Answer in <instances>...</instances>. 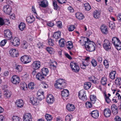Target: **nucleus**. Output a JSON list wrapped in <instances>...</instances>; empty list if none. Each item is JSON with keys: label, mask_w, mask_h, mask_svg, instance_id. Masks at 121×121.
Wrapping results in <instances>:
<instances>
[{"label": "nucleus", "mask_w": 121, "mask_h": 121, "mask_svg": "<svg viewBox=\"0 0 121 121\" xmlns=\"http://www.w3.org/2000/svg\"><path fill=\"white\" fill-rule=\"evenodd\" d=\"M87 41L85 42V47L86 50L90 52H92L95 50V43L89 40L88 38L86 39Z\"/></svg>", "instance_id": "1"}, {"label": "nucleus", "mask_w": 121, "mask_h": 121, "mask_svg": "<svg viewBox=\"0 0 121 121\" xmlns=\"http://www.w3.org/2000/svg\"><path fill=\"white\" fill-rule=\"evenodd\" d=\"M54 86L56 89L61 90L63 88L66 84V81L63 79H57L56 81Z\"/></svg>", "instance_id": "2"}, {"label": "nucleus", "mask_w": 121, "mask_h": 121, "mask_svg": "<svg viewBox=\"0 0 121 121\" xmlns=\"http://www.w3.org/2000/svg\"><path fill=\"white\" fill-rule=\"evenodd\" d=\"M112 44L118 50L121 49V42L118 38L116 37H113L112 39Z\"/></svg>", "instance_id": "3"}, {"label": "nucleus", "mask_w": 121, "mask_h": 121, "mask_svg": "<svg viewBox=\"0 0 121 121\" xmlns=\"http://www.w3.org/2000/svg\"><path fill=\"white\" fill-rule=\"evenodd\" d=\"M70 67L72 70L75 72H78L79 70V67L77 64L75 62H72L70 64Z\"/></svg>", "instance_id": "4"}, {"label": "nucleus", "mask_w": 121, "mask_h": 121, "mask_svg": "<svg viewBox=\"0 0 121 121\" xmlns=\"http://www.w3.org/2000/svg\"><path fill=\"white\" fill-rule=\"evenodd\" d=\"M78 96L79 98L83 101H85L86 100L87 98L86 91L83 89L81 90L79 92Z\"/></svg>", "instance_id": "5"}, {"label": "nucleus", "mask_w": 121, "mask_h": 121, "mask_svg": "<svg viewBox=\"0 0 121 121\" xmlns=\"http://www.w3.org/2000/svg\"><path fill=\"white\" fill-rule=\"evenodd\" d=\"M103 45L104 48L106 50H109L111 48L112 44L108 40L105 39L104 41Z\"/></svg>", "instance_id": "6"}, {"label": "nucleus", "mask_w": 121, "mask_h": 121, "mask_svg": "<svg viewBox=\"0 0 121 121\" xmlns=\"http://www.w3.org/2000/svg\"><path fill=\"white\" fill-rule=\"evenodd\" d=\"M3 10L5 14L9 15L12 12V9L9 5H7L3 7Z\"/></svg>", "instance_id": "7"}, {"label": "nucleus", "mask_w": 121, "mask_h": 121, "mask_svg": "<svg viewBox=\"0 0 121 121\" xmlns=\"http://www.w3.org/2000/svg\"><path fill=\"white\" fill-rule=\"evenodd\" d=\"M20 60L24 64L28 63L31 60V58L28 56L26 55L22 56L20 58Z\"/></svg>", "instance_id": "8"}, {"label": "nucleus", "mask_w": 121, "mask_h": 121, "mask_svg": "<svg viewBox=\"0 0 121 121\" xmlns=\"http://www.w3.org/2000/svg\"><path fill=\"white\" fill-rule=\"evenodd\" d=\"M39 5L43 8H46L48 5V3L47 0H38Z\"/></svg>", "instance_id": "9"}, {"label": "nucleus", "mask_w": 121, "mask_h": 121, "mask_svg": "<svg viewBox=\"0 0 121 121\" xmlns=\"http://www.w3.org/2000/svg\"><path fill=\"white\" fill-rule=\"evenodd\" d=\"M4 36L6 39L9 40L11 39L12 37L11 32L9 29L4 31Z\"/></svg>", "instance_id": "10"}, {"label": "nucleus", "mask_w": 121, "mask_h": 121, "mask_svg": "<svg viewBox=\"0 0 121 121\" xmlns=\"http://www.w3.org/2000/svg\"><path fill=\"white\" fill-rule=\"evenodd\" d=\"M23 121H32V116L30 113H26L23 116Z\"/></svg>", "instance_id": "11"}, {"label": "nucleus", "mask_w": 121, "mask_h": 121, "mask_svg": "<svg viewBox=\"0 0 121 121\" xmlns=\"http://www.w3.org/2000/svg\"><path fill=\"white\" fill-rule=\"evenodd\" d=\"M10 55L13 57H17L18 55V51L14 49H12L9 51Z\"/></svg>", "instance_id": "12"}, {"label": "nucleus", "mask_w": 121, "mask_h": 121, "mask_svg": "<svg viewBox=\"0 0 121 121\" xmlns=\"http://www.w3.org/2000/svg\"><path fill=\"white\" fill-rule=\"evenodd\" d=\"M54 98L52 95L49 94L48 95L47 97L46 101L49 104H52L54 101Z\"/></svg>", "instance_id": "13"}, {"label": "nucleus", "mask_w": 121, "mask_h": 121, "mask_svg": "<svg viewBox=\"0 0 121 121\" xmlns=\"http://www.w3.org/2000/svg\"><path fill=\"white\" fill-rule=\"evenodd\" d=\"M11 80L12 82L15 84H18L20 82L19 77L17 75H14L12 76Z\"/></svg>", "instance_id": "14"}, {"label": "nucleus", "mask_w": 121, "mask_h": 121, "mask_svg": "<svg viewBox=\"0 0 121 121\" xmlns=\"http://www.w3.org/2000/svg\"><path fill=\"white\" fill-rule=\"evenodd\" d=\"M40 66V63L39 61H35L32 64V67L34 69H38Z\"/></svg>", "instance_id": "15"}, {"label": "nucleus", "mask_w": 121, "mask_h": 121, "mask_svg": "<svg viewBox=\"0 0 121 121\" xmlns=\"http://www.w3.org/2000/svg\"><path fill=\"white\" fill-rule=\"evenodd\" d=\"M11 42L13 46H17L20 43L19 39L17 37H15L11 40Z\"/></svg>", "instance_id": "16"}, {"label": "nucleus", "mask_w": 121, "mask_h": 121, "mask_svg": "<svg viewBox=\"0 0 121 121\" xmlns=\"http://www.w3.org/2000/svg\"><path fill=\"white\" fill-rule=\"evenodd\" d=\"M15 104L17 107L18 108H22L23 106L24 103L22 99L17 100L15 102Z\"/></svg>", "instance_id": "17"}, {"label": "nucleus", "mask_w": 121, "mask_h": 121, "mask_svg": "<svg viewBox=\"0 0 121 121\" xmlns=\"http://www.w3.org/2000/svg\"><path fill=\"white\" fill-rule=\"evenodd\" d=\"M69 91L66 90L64 89L62 91L61 95L63 97V99H67V96L69 95Z\"/></svg>", "instance_id": "18"}, {"label": "nucleus", "mask_w": 121, "mask_h": 121, "mask_svg": "<svg viewBox=\"0 0 121 121\" xmlns=\"http://www.w3.org/2000/svg\"><path fill=\"white\" fill-rule=\"evenodd\" d=\"M101 30L102 32L104 34H106L108 33V31L107 26L103 25L101 26Z\"/></svg>", "instance_id": "19"}, {"label": "nucleus", "mask_w": 121, "mask_h": 121, "mask_svg": "<svg viewBox=\"0 0 121 121\" xmlns=\"http://www.w3.org/2000/svg\"><path fill=\"white\" fill-rule=\"evenodd\" d=\"M30 102L33 104L36 105L38 104L39 103V101L37 98L32 97L30 99Z\"/></svg>", "instance_id": "20"}, {"label": "nucleus", "mask_w": 121, "mask_h": 121, "mask_svg": "<svg viewBox=\"0 0 121 121\" xmlns=\"http://www.w3.org/2000/svg\"><path fill=\"white\" fill-rule=\"evenodd\" d=\"M44 76L43 75L39 73H37L35 76V78L37 80L42 81L44 78Z\"/></svg>", "instance_id": "21"}, {"label": "nucleus", "mask_w": 121, "mask_h": 121, "mask_svg": "<svg viewBox=\"0 0 121 121\" xmlns=\"http://www.w3.org/2000/svg\"><path fill=\"white\" fill-rule=\"evenodd\" d=\"M3 94L5 97L9 98L11 96L12 93L10 91L6 90L4 91Z\"/></svg>", "instance_id": "22"}, {"label": "nucleus", "mask_w": 121, "mask_h": 121, "mask_svg": "<svg viewBox=\"0 0 121 121\" xmlns=\"http://www.w3.org/2000/svg\"><path fill=\"white\" fill-rule=\"evenodd\" d=\"M111 114V111L108 108H106L104 110V114L106 117H109Z\"/></svg>", "instance_id": "23"}, {"label": "nucleus", "mask_w": 121, "mask_h": 121, "mask_svg": "<svg viewBox=\"0 0 121 121\" xmlns=\"http://www.w3.org/2000/svg\"><path fill=\"white\" fill-rule=\"evenodd\" d=\"M67 109L69 111H73L75 109L74 106L72 104H69L66 106Z\"/></svg>", "instance_id": "24"}, {"label": "nucleus", "mask_w": 121, "mask_h": 121, "mask_svg": "<svg viewBox=\"0 0 121 121\" xmlns=\"http://www.w3.org/2000/svg\"><path fill=\"white\" fill-rule=\"evenodd\" d=\"M41 71L43 75L44 76H46L48 74L49 71L48 68H43L41 69Z\"/></svg>", "instance_id": "25"}, {"label": "nucleus", "mask_w": 121, "mask_h": 121, "mask_svg": "<svg viewBox=\"0 0 121 121\" xmlns=\"http://www.w3.org/2000/svg\"><path fill=\"white\" fill-rule=\"evenodd\" d=\"M89 64L88 61L86 60H83L82 61V64L80 65L82 69H85L86 66H88Z\"/></svg>", "instance_id": "26"}, {"label": "nucleus", "mask_w": 121, "mask_h": 121, "mask_svg": "<svg viewBox=\"0 0 121 121\" xmlns=\"http://www.w3.org/2000/svg\"><path fill=\"white\" fill-rule=\"evenodd\" d=\"M92 117L95 118L98 117L99 115L98 111L97 110L93 111L91 113Z\"/></svg>", "instance_id": "27"}, {"label": "nucleus", "mask_w": 121, "mask_h": 121, "mask_svg": "<svg viewBox=\"0 0 121 121\" xmlns=\"http://www.w3.org/2000/svg\"><path fill=\"white\" fill-rule=\"evenodd\" d=\"M104 95L107 102L108 103H109L111 101V99L109 98V97L111 95L110 94L108 93L107 95L105 93H104Z\"/></svg>", "instance_id": "28"}, {"label": "nucleus", "mask_w": 121, "mask_h": 121, "mask_svg": "<svg viewBox=\"0 0 121 121\" xmlns=\"http://www.w3.org/2000/svg\"><path fill=\"white\" fill-rule=\"evenodd\" d=\"M34 17L33 16L27 17L26 18V21L29 23H31L35 21Z\"/></svg>", "instance_id": "29"}, {"label": "nucleus", "mask_w": 121, "mask_h": 121, "mask_svg": "<svg viewBox=\"0 0 121 121\" xmlns=\"http://www.w3.org/2000/svg\"><path fill=\"white\" fill-rule=\"evenodd\" d=\"M116 106L115 105H112L111 107L112 113L114 115H116L118 113V111L116 108Z\"/></svg>", "instance_id": "30"}, {"label": "nucleus", "mask_w": 121, "mask_h": 121, "mask_svg": "<svg viewBox=\"0 0 121 121\" xmlns=\"http://www.w3.org/2000/svg\"><path fill=\"white\" fill-rule=\"evenodd\" d=\"M60 32L58 31L54 33L53 34V38L56 39H57L60 38Z\"/></svg>", "instance_id": "31"}, {"label": "nucleus", "mask_w": 121, "mask_h": 121, "mask_svg": "<svg viewBox=\"0 0 121 121\" xmlns=\"http://www.w3.org/2000/svg\"><path fill=\"white\" fill-rule=\"evenodd\" d=\"M100 14V12L97 10L95 11L93 13L94 17L96 19H98L99 17Z\"/></svg>", "instance_id": "32"}, {"label": "nucleus", "mask_w": 121, "mask_h": 121, "mask_svg": "<svg viewBox=\"0 0 121 121\" xmlns=\"http://www.w3.org/2000/svg\"><path fill=\"white\" fill-rule=\"evenodd\" d=\"M76 17L79 20H82L84 18L83 14L81 13L78 12L76 14Z\"/></svg>", "instance_id": "33"}, {"label": "nucleus", "mask_w": 121, "mask_h": 121, "mask_svg": "<svg viewBox=\"0 0 121 121\" xmlns=\"http://www.w3.org/2000/svg\"><path fill=\"white\" fill-rule=\"evenodd\" d=\"M116 72L114 71H111L109 74V77L112 79H114L115 78Z\"/></svg>", "instance_id": "34"}, {"label": "nucleus", "mask_w": 121, "mask_h": 121, "mask_svg": "<svg viewBox=\"0 0 121 121\" xmlns=\"http://www.w3.org/2000/svg\"><path fill=\"white\" fill-rule=\"evenodd\" d=\"M91 86V83L90 82H86L84 84V87L86 90L89 89Z\"/></svg>", "instance_id": "35"}, {"label": "nucleus", "mask_w": 121, "mask_h": 121, "mask_svg": "<svg viewBox=\"0 0 121 121\" xmlns=\"http://www.w3.org/2000/svg\"><path fill=\"white\" fill-rule=\"evenodd\" d=\"M67 48L69 49H70L73 47V45L72 42L70 41L67 42L66 43Z\"/></svg>", "instance_id": "36"}, {"label": "nucleus", "mask_w": 121, "mask_h": 121, "mask_svg": "<svg viewBox=\"0 0 121 121\" xmlns=\"http://www.w3.org/2000/svg\"><path fill=\"white\" fill-rule=\"evenodd\" d=\"M65 41L63 39H60L59 41V45L61 47H63L64 46Z\"/></svg>", "instance_id": "37"}, {"label": "nucleus", "mask_w": 121, "mask_h": 121, "mask_svg": "<svg viewBox=\"0 0 121 121\" xmlns=\"http://www.w3.org/2000/svg\"><path fill=\"white\" fill-rule=\"evenodd\" d=\"M26 27L25 24L23 22H21L19 26V29L21 31L23 30Z\"/></svg>", "instance_id": "38"}, {"label": "nucleus", "mask_w": 121, "mask_h": 121, "mask_svg": "<svg viewBox=\"0 0 121 121\" xmlns=\"http://www.w3.org/2000/svg\"><path fill=\"white\" fill-rule=\"evenodd\" d=\"M20 86L21 89L23 90H25L27 88L26 84L24 82H21V83Z\"/></svg>", "instance_id": "39"}, {"label": "nucleus", "mask_w": 121, "mask_h": 121, "mask_svg": "<svg viewBox=\"0 0 121 121\" xmlns=\"http://www.w3.org/2000/svg\"><path fill=\"white\" fill-rule=\"evenodd\" d=\"M115 83L117 86L121 85V78H116L115 80Z\"/></svg>", "instance_id": "40"}, {"label": "nucleus", "mask_w": 121, "mask_h": 121, "mask_svg": "<svg viewBox=\"0 0 121 121\" xmlns=\"http://www.w3.org/2000/svg\"><path fill=\"white\" fill-rule=\"evenodd\" d=\"M90 99L92 103L94 104L96 100V98L94 95H91L90 97Z\"/></svg>", "instance_id": "41"}, {"label": "nucleus", "mask_w": 121, "mask_h": 121, "mask_svg": "<svg viewBox=\"0 0 121 121\" xmlns=\"http://www.w3.org/2000/svg\"><path fill=\"white\" fill-rule=\"evenodd\" d=\"M107 81V78L106 77H103L101 80V83L103 85H105Z\"/></svg>", "instance_id": "42"}, {"label": "nucleus", "mask_w": 121, "mask_h": 121, "mask_svg": "<svg viewBox=\"0 0 121 121\" xmlns=\"http://www.w3.org/2000/svg\"><path fill=\"white\" fill-rule=\"evenodd\" d=\"M45 117L47 121H51L53 118L52 116L51 115L48 114H46Z\"/></svg>", "instance_id": "43"}, {"label": "nucleus", "mask_w": 121, "mask_h": 121, "mask_svg": "<svg viewBox=\"0 0 121 121\" xmlns=\"http://www.w3.org/2000/svg\"><path fill=\"white\" fill-rule=\"evenodd\" d=\"M12 121H20L21 118L19 117L16 116H13L12 118Z\"/></svg>", "instance_id": "44"}, {"label": "nucleus", "mask_w": 121, "mask_h": 121, "mask_svg": "<svg viewBox=\"0 0 121 121\" xmlns=\"http://www.w3.org/2000/svg\"><path fill=\"white\" fill-rule=\"evenodd\" d=\"M28 46L26 42L25 41H23L21 46L22 48L23 49H26L27 48Z\"/></svg>", "instance_id": "45"}, {"label": "nucleus", "mask_w": 121, "mask_h": 121, "mask_svg": "<svg viewBox=\"0 0 121 121\" xmlns=\"http://www.w3.org/2000/svg\"><path fill=\"white\" fill-rule=\"evenodd\" d=\"M84 8L86 10L89 11L91 9V6L88 4H84Z\"/></svg>", "instance_id": "46"}, {"label": "nucleus", "mask_w": 121, "mask_h": 121, "mask_svg": "<svg viewBox=\"0 0 121 121\" xmlns=\"http://www.w3.org/2000/svg\"><path fill=\"white\" fill-rule=\"evenodd\" d=\"M57 63L55 61H51L50 62V65L52 66L53 68H56L57 66Z\"/></svg>", "instance_id": "47"}, {"label": "nucleus", "mask_w": 121, "mask_h": 121, "mask_svg": "<svg viewBox=\"0 0 121 121\" xmlns=\"http://www.w3.org/2000/svg\"><path fill=\"white\" fill-rule=\"evenodd\" d=\"M28 88L30 89L33 90L35 86L34 83L33 82H30L28 85Z\"/></svg>", "instance_id": "48"}, {"label": "nucleus", "mask_w": 121, "mask_h": 121, "mask_svg": "<svg viewBox=\"0 0 121 121\" xmlns=\"http://www.w3.org/2000/svg\"><path fill=\"white\" fill-rule=\"evenodd\" d=\"M17 71L18 72H21L22 70V67L21 65H18L16 68Z\"/></svg>", "instance_id": "49"}, {"label": "nucleus", "mask_w": 121, "mask_h": 121, "mask_svg": "<svg viewBox=\"0 0 121 121\" xmlns=\"http://www.w3.org/2000/svg\"><path fill=\"white\" fill-rule=\"evenodd\" d=\"M91 63L92 66L94 67L96 66L97 65L96 61L94 59L92 60Z\"/></svg>", "instance_id": "50"}, {"label": "nucleus", "mask_w": 121, "mask_h": 121, "mask_svg": "<svg viewBox=\"0 0 121 121\" xmlns=\"http://www.w3.org/2000/svg\"><path fill=\"white\" fill-rule=\"evenodd\" d=\"M7 42V40L4 39L0 43V46L1 47L4 46Z\"/></svg>", "instance_id": "51"}, {"label": "nucleus", "mask_w": 121, "mask_h": 121, "mask_svg": "<svg viewBox=\"0 0 121 121\" xmlns=\"http://www.w3.org/2000/svg\"><path fill=\"white\" fill-rule=\"evenodd\" d=\"M75 27L73 25H71L68 27V30L69 31H72L75 29Z\"/></svg>", "instance_id": "52"}, {"label": "nucleus", "mask_w": 121, "mask_h": 121, "mask_svg": "<svg viewBox=\"0 0 121 121\" xmlns=\"http://www.w3.org/2000/svg\"><path fill=\"white\" fill-rule=\"evenodd\" d=\"M86 107L87 108H90L92 106L91 103L89 102H87L86 103Z\"/></svg>", "instance_id": "53"}, {"label": "nucleus", "mask_w": 121, "mask_h": 121, "mask_svg": "<svg viewBox=\"0 0 121 121\" xmlns=\"http://www.w3.org/2000/svg\"><path fill=\"white\" fill-rule=\"evenodd\" d=\"M43 91L41 89H40L37 92V95L38 96L41 95H43Z\"/></svg>", "instance_id": "54"}, {"label": "nucleus", "mask_w": 121, "mask_h": 121, "mask_svg": "<svg viewBox=\"0 0 121 121\" xmlns=\"http://www.w3.org/2000/svg\"><path fill=\"white\" fill-rule=\"evenodd\" d=\"M104 64L106 68H108L109 66V63L107 60H104Z\"/></svg>", "instance_id": "55"}, {"label": "nucleus", "mask_w": 121, "mask_h": 121, "mask_svg": "<svg viewBox=\"0 0 121 121\" xmlns=\"http://www.w3.org/2000/svg\"><path fill=\"white\" fill-rule=\"evenodd\" d=\"M53 4L54 7V9L57 10L58 8V6L57 3V2L56 1H53Z\"/></svg>", "instance_id": "56"}, {"label": "nucleus", "mask_w": 121, "mask_h": 121, "mask_svg": "<svg viewBox=\"0 0 121 121\" xmlns=\"http://www.w3.org/2000/svg\"><path fill=\"white\" fill-rule=\"evenodd\" d=\"M72 116L71 115H67L65 117V119L67 121H70L71 120L72 118Z\"/></svg>", "instance_id": "57"}, {"label": "nucleus", "mask_w": 121, "mask_h": 121, "mask_svg": "<svg viewBox=\"0 0 121 121\" xmlns=\"http://www.w3.org/2000/svg\"><path fill=\"white\" fill-rule=\"evenodd\" d=\"M48 43L50 46H52L54 45L53 41L51 39H49L48 41Z\"/></svg>", "instance_id": "58"}, {"label": "nucleus", "mask_w": 121, "mask_h": 121, "mask_svg": "<svg viewBox=\"0 0 121 121\" xmlns=\"http://www.w3.org/2000/svg\"><path fill=\"white\" fill-rule=\"evenodd\" d=\"M57 25L58 27L59 28H61L62 26L61 22L59 21L57 23Z\"/></svg>", "instance_id": "59"}, {"label": "nucleus", "mask_w": 121, "mask_h": 121, "mask_svg": "<svg viewBox=\"0 0 121 121\" xmlns=\"http://www.w3.org/2000/svg\"><path fill=\"white\" fill-rule=\"evenodd\" d=\"M115 121H121V117L118 116H116L114 118Z\"/></svg>", "instance_id": "60"}, {"label": "nucleus", "mask_w": 121, "mask_h": 121, "mask_svg": "<svg viewBox=\"0 0 121 121\" xmlns=\"http://www.w3.org/2000/svg\"><path fill=\"white\" fill-rule=\"evenodd\" d=\"M4 24V22L3 19L2 18L0 17V25L2 26Z\"/></svg>", "instance_id": "61"}, {"label": "nucleus", "mask_w": 121, "mask_h": 121, "mask_svg": "<svg viewBox=\"0 0 121 121\" xmlns=\"http://www.w3.org/2000/svg\"><path fill=\"white\" fill-rule=\"evenodd\" d=\"M44 98V96L43 95H41L40 96H37V99H39L41 100L42 99H43Z\"/></svg>", "instance_id": "62"}, {"label": "nucleus", "mask_w": 121, "mask_h": 121, "mask_svg": "<svg viewBox=\"0 0 121 121\" xmlns=\"http://www.w3.org/2000/svg\"><path fill=\"white\" fill-rule=\"evenodd\" d=\"M46 50L49 53H51L52 50V48L48 47L47 48Z\"/></svg>", "instance_id": "63"}, {"label": "nucleus", "mask_w": 121, "mask_h": 121, "mask_svg": "<svg viewBox=\"0 0 121 121\" xmlns=\"http://www.w3.org/2000/svg\"><path fill=\"white\" fill-rule=\"evenodd\" d=\"M68 9L70 12L71 13L73 12L74 11L73 9L71 6H69L68 7Z\"/></svg>", "instance_id": "64"}]
</instances>
